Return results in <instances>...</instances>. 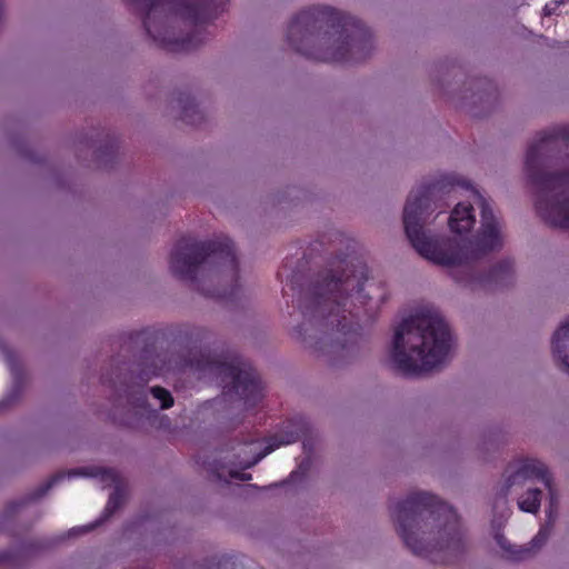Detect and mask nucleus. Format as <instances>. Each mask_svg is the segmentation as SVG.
Instances as JSON below:
<instances>
[{
	"mask_svg": "<svg viewBox=\"0 0 569 569\" xmlns=\"http://www.w3.org/2000/svg\"><path fill=\"white\" fill-rule=\"evenodd\" d=\"M210 332L203 327L183 325L171 333L167 348L157 332L133 331L121 337L120 353L110 360L109 372L101 373V383L110 389L111 417L129 428L139 426L142 417L156 415L149 409L144 386L166 371L194 369L216 376L223 385L228 401L254 408L263 398L257 370L247 361H227L201 348Z\"/></svg>",
	"mask_w": 569,
	"mask_h": 569,
	"instance_id": "obj_1",
	"label": "nucleus"
},
{
	"mask_svg": "<svg viewBox=\"0 0 569 569\" xmlns=\"http://www.w3.org/2000/svg\"><path fill=\"white\" fill-rule=\"evenodd\" d=\"M337 261L311 273L309 261L286 258L277 276L286 278L283 297L291 299L290 336L332 367L352 363L366 352L360 313L369 303L366 279L348 269L347 254L332 250Z\"/></svg>",
	"mask_w": 569,
	"mask_h": 569,
	"instance_id": "obj_2",
	"label": "nucleus"
},
{
	"mask_svg": "<svg viewBox=\"0 0 569 569\" xmlns=\"http://www.w3.org/2000/svg\"><path fill=\"white\" fill-rule=\"evenodd\" d=\"M460 181L445 176L413 189L403 208L405 232L415 250L437 264L449 267L452 279L471 290H496L513 282V263L501 260L486 270L479 260L503 247L501 222L480 193L476 192L481 209L480 229L473 240L468 238L438 239L428 233L426 226L436 209L448 208L446 201L456 192Z\"/></svg>",
	"mask_w": 569,
	"mask_h": 569,
	"instance_id": "obj_3",
	"label": "nucleus"
},
{
	"mask_svg": "<svg viewBox=\"0 0 569 569\" xmlns=\"http://www.w3.org/2000/svg\"><path fill=\"white\" fill-rule=\"evenodd\" d=\"M287 41L296 52L321 62H360L373 50L372 34L360 20L327 6L301 10L288 26Z\"/></svg>",
	"mask_w": 569,
	"mask_h": 569,
	"instance_id": "obj_4",
	"label": "nucleus"
},
{
	"mask_svg": "<svg viewBox=\"0 0 569 569\" xmlns=\"http://www.w3.org/2000/svg\"><path fill=\"white\" fill-rule=\"evenodd\" d=\"M390 517L405 546L416 556L442 553L450 562L466 551L465 532L457 512L436 496L418 491L406 499L390 501Z\"/></svg>",
	"mask_w": 569,
	"mask_h": 569,
	"instance_id": "obj_5",
	"label": "nucleus"
},
{
	"mask_svg": "<svg viewBox=\"0 0 569 569\" xmlns=\"http://www.w3.org/2000/svg\"><path fill=\"white\" fill-rule=\"evenodd\" d=\"M525 174L538 216L549 226L569 229V126L537 133L527 148Z\"/></svg>",
	"mask_w": 569,
	"mask_h": 569,
	"instance_id": "obj_6",
	"label": "nucleus"
},
{
	"mask_svg": "<svg viewBox=\"0 0 569 569\" xmlns=\"http://www.w3.org/2000/svg\"><path fill=\"white\" fill-rule=\"evenodd\" d=\"M229 0H127L148 38L160 49L188 52L207 36L206 26L226 10Z\"/></svg>",
	"mask_w": 569,
	"mask_h": 569,
	"instance_id": "obj_7",
	"label": "nucleus"
},
{
	"mask_svg": "<svg viewBox=\"0 0 569 569\" xmlns=\"http://www.w3.org/2000/svg\"><path fill=\"white\" fill-rule=\"evenodd\" d=\"M451 346L452 336L445 319L437 311L421 309L396 328L391 361L403 376H419L440 366Z\"/></svg>",
	"mask_w": 569,
	"mask_h": 569,
	"instance_id": "obj_8",
	"label": "nucleus"
},
{
	"mask_svg": "<svg viewBox=\"0 0 569 569\" xmlns=\"http://www.w3.org/2000/svg\"><path fill=\"white\" fill-rule=\"evenodd\" d=\"M171 273L187 282L193 290H200L198 274L206 270L226 271L231 276L232 284L219 296L233 299L237 296L239 263L233 242L228 237L199 241L192 237L179 239L169 259Z\"/></svg>",
	"mask_w": 569,
	"mask_h": 569,
	"instance_id": "obj_9",
	"label": "nucleus"
},
{
	"mask_svg": "<svg viewBox=\"0 0 569 569\" xmlns=\"http://www.w3.org/2000/svg\"><path fill=\"white\" fill-rule=\"evenodd\" d=\"M68 476L77 477H100L101 481L107 485H114V490L109 497L107 506L100 517L94 523H92L88 528H83V532H88L91 529L100 526L109 518H111L114 512L123 505L124 502V491L121 488V477L116 469L112 468H74L66 472H57L51 476L44 483L40 485L38 488L27 493L20 499L12 500L8 502L2 515L0 516V532L8 531L9 525L12 521L13 517L18 511L28 506L29 503L39 500L58 482L63 480ZM43 546L39 542H24L22 543L19 550H7L0 552V565L2 566H13L19 567L24 563L23 555L30 553L32 551L42 549Z\"/></svg>",
	"mask_w": 569,
	"mask_h": 569,
	"instance_id": "obj_10",
	"label": "nucleus"
},
{
	"mask_svg": "<svg viewBox=\"0 0 569 569\" xmlns=\"http://www.w3.org/2000/svg\"><path fill=\"white\" fill-rule=\"evenodd\" d=\"M436 71L433 81L437 82L441 96L457 101L459 107L466 109L473 117H483L491 111L498 99V89L490 79L486 77L470 78L463 83V88L456 92L455 89H451L448 79L460 81L463 76L461 68L441 63Z\"/></svg>",
	"mask_w": 569,
	"mask_h": 569,
	"instance_id": "obj_11",
	"label": "nucleus"
},
{
	"mask_svg": "<svg viewBox=\"0 0 569 569\" xmlns=\"http://www.w3.org/2000/svg\"><path fill=\"white\" fill-rule=\"evenodd\" d=\"M525 479H538L548 489L549 505L546 510L547 520L532 539L533 547L541 548L549 539L558 518L559 498L548 468L545 463L536 459L525 460L518 470L508 476L503 486L505 493H507L512 486Z\"/></svg>",
	"mask_w": 569,
	"mask_h": 569,
	"instance_id": "obj_12",
	"label": "nucleus"
},
{
	"mask_svg": "<svg viewBox=\"0 0 569 569\" xmlns=\"http://www.w3.org/2000/svg\"><path fill=\"white\" fill-rule=\"evenodd\" d=\"M251 441L239 442L230 440L229 442L216 449L211 455H198V462L208 471L209 477L213 480L228 482L229 479L248 481L251 479L250 473H246L239 465L233 463L236 455H240V460L252 461L247 459V448L251 446Z\"/></svg>",
	"mask_w": 569,
	"mask_h": 569,
	"instance_id": "obj_13",
	"label": "nucleus"
},
{
	"mask_svg": "<svg viewBox=\"0 0 569 569\" xmlns=\"http://www.w3.org/2000/svg\"><path fill=\"white\" fill-rule=\"evenodd\" d=\"M309 431V420L301 416L295 417L284 422L282 429L270 438L269 445L258 452L252 461L240 460V455H236V460L232 461L242 468H251L274 449L301 440L302 436Z\"/></svg>",
	"mask_w": 569,
	"mask_h": 569,
	"instance_id": "obj_14",
	"label": "nucleus"
},
{
	"mask_svg": "<svg viewBox=\"0 0 569 569\" xmlns=\"http://www.w3.org/2000/svg\"><path fill=\"white\" fill-rule=\"evenodd\" d=\"M96 142H99V146L93 151L97 166L102 169H111L116 162L119 148L117 137L110 130L103 129L90 136H84L79 140V144L86 149L93 148Z\"/></svg>",
	"mask_w": 569,
	"mask_h": 569,
	"instance_id": "obj_15",
	"label": "nucleus"
},
{
	"mask_svg": "<svg viewBox=\"0 0 569 569\" xmlns=\"http://www.w3.org/2000/svg\"><path fill=\"white\" fill-rule=\"evenodd\" d=\"M0 350L3 353L4 360L8 363L12 375V386L3 401H0V409L8 408L9 406L17 402L26 388L27 377L24 369L17 356V353L9 349L4 342L0 339Z\"/></svg>",
	"mask_w": 569,
	"mask_h": 569,
	"instance_id": "obj_16",
	"label": "nucleus"
},
{
	"mask_svg": "<svg viewBox=\"0 0 569 569\" xmlns=\"http://www.w3.org/2000/svg\"><path fill=\"white\" fill-rule=\"evenodd\" d=\"M551 345L558 367L569 373V318L553 333Z\"/></svg>",
	"mask_w": 569,
	"mask_h": 569,
	"instance_id": "obj_17",
	"label": "nucleus"
},
{
	"mask_svg": "<svg viewBox=\"0 0 569 569\" xmlns=\"http://www.w3.org/2000/svg\"><path fill=\"white\" fill-rule=\"evenodd\" d=\"M476 222L473 207L470 203L458 202L448 218L450 230L457 234L469 232Z\"/></svg>",
	"mask_w": 569,
	"mask_h": 569,
	"instance_id": "obj_18",
	"label": "nucleus"
},
{
	"mask_svg": "<svg viewBox=\"0 0 569 569\" xmlns=\"http://www.w3.org/2000/svg\"><path fill=\"white\" fill-rule=\"evenodd\" d=\"M176 101L180 108V118L184 123L198 127L204 121L203 112L198 108L189 93L179 92Z\"/></svg>",
	"mask_w": 569,
	"mask_h": 569,
	"instance_id": "obj_19",
	"label": "nucleus"
},
{
	"mask_svg": "<svg viewBox=\"0 0 569 569\" xmlns=\"http://www.w3.org/2000/svg\"><path fill=\"white\" fill-rule=\"evenodd\" d=\"M497 545L506 552V558L512 561H522L531 558L541 548H536L532 545V540L529 545L516 546L512 545L502 533H496L495 536Z\"/></svg>",
	"mask_w": 569,
	"mask_h": 569,
	"instance_id": "obj_20",
	"label": "nucleus"
},
{
	"mask_svg": "<svg viewBox=\"0 0 569 569\" xmlns=\"http://www.w3.org/2000/svg\"><path fill=\"white\" fill-rule=\"evenodd\" d=\"M542 491L538 488L528 489L527 492L518 500L520 510L537 513L540 509Z\"/></svg>",
	"mask_w": 569,
	"mask_h": 569,
	"instance_id": "obj_21",
	"label": "nucleus"
},
{
	"mask_svg": "<svg viewBox=\"0 0 569 569\" xmlns=\"http://www.w3.org/2000/svg\"><path fill=\"white\" fill-rule=\"evenodd\" d=\"M150 393L153 397V399L159 401V408L161 410L169 409L174 403L171 392L163 387H160V386L151 387Z\"/></svg>",
	"mask_w": 569,
	"mask_h": 569,
	"instance_id": "obj_22",
	"label": "nucleus"
},
{
	"mask_svg": "<svg viewBox=\"0 0 569 569\" xmlns=\"http://www.w3.org/2000/svg\"><path fill=\"white\" fill-rule=\"evenodd\" d=\"M301 440L305 455L313 457L318 443V435L313 431L311 426L310 431L305 433Z\"/></svg>",
	"mask_w": 569,
	"mask_h": 569,
	"instance_id": "obj_23",
	"label": "nucleus"
},
{
	"mask_svg": "<svg viewBox=\"0 0 569 569\" xmlns=\"http://www.w3.org/2000/svg\"><path fill=\"white\" fill-rule=\"evenodd\" d=\"M233 563L230 562L229 558L226 557H212L210 559L204 560V562L200 566V569H228L229 566Z\"/></svg>",
	"mask_w": 569,
	"mask_h": 569,
	"instance_id": "obj_24",
	"label": "nucleus"
},
{
	"mask_svg": "<svg viewBox=\"0 0 569 569\" xmlns=\"http://www.w3.org/2000/svg\"><path fill=\"white\" fill-rule=\"evenodd\" d=\"M311 466H312V457L306 456L299 463L298 469L296 471H292L291 477L293 478L297 476H301V477L307 476L311 469Z\"/></svg>",
	"mask_w": 569,
	"mask_h": 569,
	"instance_id": "obj_25",
	"label": "nucleus"
},
{
	"mask_svg": "<svg viewBox=\"0 0 569 569\" xmlns=\"http://www.w3.org/2000/svg\"><path fill=\"white\" fill-rule=\"evenodd\" d=\"M559 3L557 1H552L551 3H547L543 8L545 16H552L556 13Z\"/></svg>",
	"mask_w": 569,
	"mask_h": 569,
	"instance_id": "obj_26",
	"label": "nucleus"
},
{
	"mask_svg": "<svg viewBox=\"0 0 569 569\" xmlns=\"http://www.w3.org/2000/svg\"><path fill=\"white\" fill-rule=\"evenodd\" d=\"M301 190H299L298 188L296 187H292L288 190V193L289 196L291 197L290 198V201H293L295 199H300V197L298 196V193H300Z\"/></svg>",
	"mask_w": 569,
	"mask_h": 569,
	"instance_id": "obj_27",
	"label": "nucleus"
},
{
	"mask_svg": "<svg viewBox=\"0 0 569 569\" xmlns=\"http://www.w3.org/2000/svg\"><path fill=\"white\" fill-rule=\"evenodd\" d=\"M19 152L21 154H23L26 158L32 160V161H37L33 157H32V152H30L29 150L27 149H23V148H19Z\"/></svg>",
	"mask_w": 569,
	"mask_h": 569,
	"instance_id": "obj_28",
	"label": "nucleus"
},
{
	"mask_svg": "<svg viewBox=\"0 0 569 569\" xmlns=\"http://www.w3.org/2000/svg\"><path fill=\"white\" fill-rule=\"evenodd\" d=\"M198 283H200V281L198 280ZM199 288L200 290H198L199 292H202L204 293V296H208V292H204L203 288L201 287V284H199Z\"/></svg>",
	"mask_w": 569,
	"mask_h": 569,
	"instance_id": "obj_29",
	"label": "nucleus"
},
{
	"mask_svg": "<svg viewBox=\"0 0 569 569\" xmlns=\"http://www.w3.org/2000/svg\"><path fill=\"white\" fill-rule=\"evenodd\" d=\"M333 236H335L336 238H338V237H340L341 234H340L339 232H335V233H333Z\"/></svg>",
	"mask_w": 569,
	"mask_h": 569,
	"instance_id": "obj_30",
	"label": "nucleus"
}]
</instances>
